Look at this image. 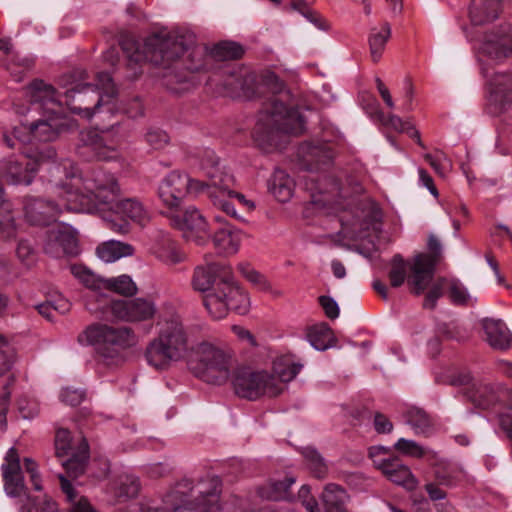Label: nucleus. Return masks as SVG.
<instances>
[{
	"instance_id": "obj_1",
	"label": "nucleus",
	"mask_w": 512,
	"mask_h": 512,
	"mask_svg": "<svg viewBox=\"0 0 512 512\" xmlns=\"http://www.w3.org/2000/svg\"><path fill=\"white\" fill-rule=\"evenodd\" d=\"M44 177L52 193L57 196V201L30 195L23 197L25 217L34 225H48L56 221L64 210L90 213L95 197L109 201L114 195L113 190L104 188L105 185H113L110 176L100 170L83 175L70 159L49 163Z\"/></svg>"
},
{
	"instance_id": "obj_2",
	"label": "nucleus",
	"mask_w": 512,
	"mask_h": 512,
	"mask_svg": "<svg viewBox=\"0 0 512 512\" xmlns=\"http://www.w3.org/2000/svg\"><path fill=\"white\" fill-rule=\"evenodd\" d=\"M212 57L208 47L196 43L194 33L185 31L159 32L146 38L144 50L128 55V66L136 77L141 73L139 63L145 59L153 64L181 59L188 70L196 72L206 68L207 58Z\"/></svg>"
},
{
	"instance_id": "obj_3",
	"label": "nucleus",
	"mask_w": 512,
	"mask_h": 512,
	"mask_svg": "<svg viewBox=\"0 0 512 512\" xmlns=\"http://www.w3.org/2000/svg\"><path fill=\"white\" fill-rule=\"evenodd\" d=\"M305 129V120L299 110L287 107L273 99L260 113L253 129L255 141L265 150L277 148L284 135H299Z\"/></svg>"
},
{
	"instance_id": "obj_4",
	"label": "nucleus",
	"mask_w": 512,
	"mask_h": 512,
	"mask_svg": "<svg viewBox=\"0 0 512 512\" xmlns=\"http://www.w3.org/2000/svg\"><path fill=\"white\" fill-rule=\"evenodd\" d=\"M117 96V88L109 73L99 72L96 84H78L67 90L64 94L65 104L69 110L81 117L90 120L102 109L112 112L114 105L112 99Z\"/></svg>"
},
{
	"instance_id": "obj_5",
	"label": "nucleus",
	"mask_w": 512,
	"mask_h": 512,
	"mask_svg": "<svg viewBox=\"0 0 512 512\" xmlns=\"http://www.w3.org/2000/svg\"><path fill=\"white\" fill-rule=\"evenodd\" d=\"M188 349V336L181 317L172 315L162 323L158 336L147 346L145 357L156 369H166L184 357Z\"/></svg>"
},
{
	"instance_id": "obj_6",
	"label": "nucleus",
	"mask_w": 512,
	"mask_h": 512,
	"mask_svg": "<svg viewBox=\"0 0 512 512\" xmlns=\"http://www.w3.org/2000/svg\"><path fill=\"white\" fill-rule=\"evenodd\" d=\"M241 367L233 366L230 353L208 342L197 345L188 362L189 371L196 378L208 384L211 380L230 382L231 384H245V381H236L234 376L235 371Z\"/></svg>"
},
{
	"instance_id": "obj_7",
	"label": "nucleus",
	"mask_w": 512,
	"mask_h": 512,
	"mask_svg": "<svg viewBox=\"0 0 512 512\" xmlns=\"http://www.w3.org/2000/svg\"><path fill=\"white\" fill-rule=\"evenodd\" d=\"M77 341L84 346H93L103 359L112 360L120 355L122 349L135 343V335L133 330L126 326L93 323L78 335Z\"/></svg>"
},
{
	"instance_id": "obj_8",
	"label": "nucleus",
	"mask_w": 512,
	"mask_h": 512,
	"mask_svg": "<svg viewBox=\"0 0 512 512\" xmlns=\"http://www.w3.org/2000/svg\"><path fill=\"white\" fill-rule=\"evenodd\" d=\"M203 303L214 319L224 318L229 310L244 315L249 311L250 301L247 294L235 283L232 273L221 276L215 292L204 296Z\"/></svg>"
},
{
	"instance_id": "obj_9",
	"label": "nucleus",
	"mask_w": 512,
	"mask_h": 512,
	"mask_svg": "<svg viewBox=\"0 0 512 512\" xmlns=\"http://www.w3.org/2000/svg\"><path fill=\"white\" fill-rule=\"evenodd\" d=\"M467 395L475 405L493 411L512 441V390L507 386H471Z\"/></svg>"
},
{
	"instance_id": "obj_10",
	"label": "nucleus",
	"mask_w": 512,
	"mask_h": 512,
	"mask_svg": "<svg viewBox=\"0 0 512 512\" xmlns=\"http://www.w3.org/2000/svg\"><path fill=\"white\" fill-rule=\"evenodd\" d=\"M56 151L52 146H46L37 151L34 160L8 157L2 160L0 174L8 184L30 185L39 170L47 173L48 164L58 162Z\"/></svg>"
},
{
	"instance_id": "obj_11",
	"label": "nucleus",
	"mask_w": 512,
	"mask_h": 512,
	"mask_svg": "<svg viewBox=\"0 0 512 512\" xmlns=\"http://www.w3.org/2000/svg\"><path fill=\"white\" fill-rule=\"evenodd\" d=\"M209 175L210 183L206 186V195L213 205L227 216L241 222L244 221V217L237 213L233 200H236L239 205L248 211L253 210L255 205L251 200L246 199L243 194L232 189L235 184L234 176L228 171H216Z\"/></svg>"
},
{
	"instance_id": "obj_12",
	"label": "nucleus",
	"mask_w": 512,
	"mask_h": 512,
	"mask_svg": "<svg viewBox=\"0 0 512 512\" xmlns=\"http://www.w3.org/2000/svg\"><path fill=\"white\" fill-rule=\"evenodd\" d=\"M207 185L209 183L192 179L186 173L172 171L159 183L157 195L163 206L172 214L182 210L188 193H206Z\"/></svg>"
},
{
	"instance_id": "obj_13",
	"label": "nucleus",
	"mask_w": 512,
	"mask_h": 512,
	"mask_svg": "<svg viewBox=\"0 0 512 512\" xmlns=\"http://www.w3.org/2000/svg\"><path fill=\"white\" fill-rule=\"evenodd\" d=\"M428 248L430 254H417L410 265L408 285L411 286V291L415 295H420L427 289L434 277L436 265L441 256V243L436 236H429Z\"/></svg>"
},
{
	"instance_id": "obj_14",
	"label": "nucleus",
	"mask_w": 512,
	"mask_h": 512,
	"mask_svg": "<svg viewBox=\"0 0 512 512\" xmlns=\"http://www.w3.org/2000/svg\"><path fill=\"white\" fill-rule=\"evenodd\" d=\"M101 171V169H99ZM102 172L112 178L113 185H105L106 190H113V198L109 201H103L100 197L93 199V207L91 212L99 207V205H106L108 209L123 216L130 218L138 224L144 226L148 220V212L142 205V203L136 198H125L120 199V188L118 182L113 174L103 171Z\"/></svg>"
},
{
	"instance_id": "obj_15",
	"label": "nucleus",
	"mask_w": 512,
	"mask_h": 512,
	"mask_svg": "<svg viewBox=\"0 0 512 512\" xmlns=\"http://www.w3.org/2000/svg\"><path fill=\"white\" fill-rule=\"evenodd\" d=\"M302 368L301 364L285 361L273 363V373L266 371H253L248 366L237 369L234 373L236 381H245V384H276V382L289 383L293 381Z\"/></svg>"
},
{
	"instance_id": "obj_16",
	"label": "nucleus",
	"mask_w": 512,
	"mask_h": 512,
	"mask_svg": "<svg viewBox=\"0 0 512 512\" xmlns=\"http://www.w3.org/2000/svg\"><path fill=\"white\" fill-rule=\"evenodd\" d=\"M480 51L497 62L512 58V25L504 23L486 32Z\"/></svg>"
},
{
	"instance_id": "obj_17",
	"label": "nucleus",
	"mask_w": 512,
	"mask_h": 512,
	"mask_svg": "<svg viewBox=\"0 0 512 512\" xmlns=\"http://www.w3.org/2000/svg\"><path fill=\"white\" fill-rule=\"evenodd\" d=\"M110 310L115 318L126 322L146 321L156 312L154 303L144 298L112 300Z\"/></svg>"
},
{
	"instance_id": "obj_18",
	"label": "nucleus",
	"mask_w": 512,
	"mask_h": 512,
	"mask_svg": "<svg viewBox=\"0 0 512 512\" xmlns=\"http://www.w3.org/2000/svg\"><path fill=\"white\" fill-rule=\"evenodd\" d=\"M217 251L224 255H234L238 252L242 241V231L235 228L224 217L216 215L213 218V227L210 236Z\"/></svg>"
},
{
	"instance_id": "obj_19",
	"label": "nucleus",
	"mask_w": 512,
	"mask_h": 512,
	"mask_svg": "<svg viewBox=\"0 0 512 512\" xmlns=\"http://www.w3.org/2000/svg\"><path fill=\"white\" fill-rule=\"evenodd\" d=\"M156 65L162 66V85L172 93L180 94L194 86L193 72L188 70L181 59L166 60Z\"/></svg>"
},
{
	"instance_id": "obj_20",
	"label": "nucleus",
	"mask_w": 512,
	"mask_h": 512,
	"mask_svg": "<svg viewBox=\"0 0 512 512\" xmlns=\"http://www.w3.org/2000/svg\"><path fill=\"white\" fill-rule=\"evenodd\" d=\"M78 153L87 160H112L117 157L113 146L106 143L104 134L97 130H86L80 133Z\"/></svg>"
},
{
	"instance_id": "obj_21",
	"label": "nucleus",
	"mask_w": 512,
	"mask_h": 512,
	"mask_svg": "<svg viewBox=\"0 0 512 512\" xmlns=\"http://www.w3.org/2000/svg\"><path fill=\"white\" fill-rule=\"evenodd\" d=\"M4 480V490L9 497L26 495V487L20 466V458L17 450L11 447L1 465Z\"/></svg>"
},
{
	"instance_id": "obj_22",
	"label": "nucleus",
	"mask_w": 512,
	"mask_h": 512,
	"mask_svg": "<svg viewBox=\"0 0 512 512\" xmlns=\"http://www.w3.org/2000/svg\"><path fill=\"white\" fill-rule=\"evenodd\" d=\"M46 254L61 258L63 256H75L78 254V239L76 231L70 227L58 230H50L44 245Z\"/></svg>"
},
{
	"instance_id": "obj_23",
	"label": "nucleus",
	"mask_w": 512,
	"mask_h": 512,
	"mask_svg": "<svg viewBox=\"0 0 512 512\" xmlns=\"http://www.w3.org/2000/svg\"><path fill=\"white\" fill-rule=\"evenodd\" d=\"M171 220L177 228L195 232L197 234L195 241L198 244H203L210 237L211 227L195 207H188L180 212L172 213Z\"/></svg>"
},
{
	"instance_id": "obj_24",
	"label": "nucleus",
	"mask_w": 512,
	"mask_h": 512,
	"mask_svg": "<svg viewBox=\"0 0 512 512\" xmlns=\"http://www.w3.org/2000/svg\"><path fill=\"white\" fill-rule=\"evenodd\" d=\"M27 95L32 105H38L47 113L56 114L61 109L60 95L51 84L41 79H35L28 85Z\"/></svg>"
},
{
	"instance_id": "obj_25",
	"label": "nucleus",
	"mask_w": 512,
	"mask_h": 512,
	"mask_svg": "<svg viewBox=\"0 0 512 512\" xmlns=\"http://www.w3.org/2000/svg\"><path fill=\"white\" fill-rule=\"evenodd\" d=\"M376 467L392 482L403 486L408 490H413L417 486V481L410 471L409 467L404 465L398 458H387L376 461Z\"/></svg>"
},
{
	"instance_id": "obj_26",
	"label": "nucleus",
	"mask_w": 512,
	"mask_h": 512,
	"mask_svg": "<svg viewBox=\"0 0 512 512\" xmlns=\"http://www.w3.org/2000/svg\"><path fill=\"white\" fill-rule=\"evenodd\" d=\"M231 274L228 267L212 263L207 266H198L194 271L192 278L193 288L200 292H215L217 283L221 281V276Z\"/></svg>"
},
{
	"instance_id": "obj_27",
	"label": "nucleus",
	"mask_w": 512,
	"mask_h": 512,
	"mask_svg": "<svg viewBox=\"0 0 512 512\" xmlns=\"http://www.w3.org/2000/svg\"><path fill=\"white\" fill-rule=\"evenodd\" d=\"M482 327L486 341L494 349L507 350L512 347V334L501 319L485 318Z\"/></svg>"
},
{
	"instance_id": "obj_28",
	"label": "nucleus",
	"mask_w": 512,
	"mask_h": 512,
	"mask_svg": "<svg viewBox=\"0 0 512 512\" xmlns=\"http://www.w3.org/2000/svg\"><path fill=\"white\" fill-rule=\"evenodd\" d=\"M299 155L310 170L320 169L322 166L329 165L334 157L333 151L327 145H314L311 143L301 145Z\"/></svg>"
},
{
	"instance_id": "obj_29",
	"label": "nucleus",
	"mask_w": 512,
	"mask_h": 512,
	"mask_svg": "<svg viewBox=\"0 0 512 512\" xmlns=\"http://www.w3.org/2000/svg\"><path fill=\"white\" fill-rule=\"evenodd\" d=\"M501 0H472L469 16L474 25L489 23L498 17Z\"/></svg>"
},
{
	"instance_id": "obj_30",
	"label": "nucleus",
	"mask_w": 512,
	"mask_h": 512,
	"mask_svg": "<svg viewBox=\"0 0 512 512\" xmlns=\"http://www.w3.org/2000/svg\"><path fill=\"white\" fill-rule=\"evenodd\" d=\"M63 127V121L57 116L40 119L29 124V131L35 140L41 142L54 141Z\"/></svg>"
},
{
	"instance_id": "obj_31",
	"label": "nucleus",
	"mask_w": 512,
	"mask_h": 512,
	"mask_svg": "<svg viewBox=\"0 0 512 512\" xmlns=\"http://www.w3.org/2000/svg\"><path fill=\"white\" fill-rule=\"evenodd\" d=\"M348 498L347 492L334 483L327 484L321 495L325 512H346Z\"/></svg>"
},
{
	"instance_id": "obj_32",
	"label": "nucleus",
	"mask_w": 512,
	"mask_h": 512,
	"mask_svg": "<svg viewBox=\"0 0 512 512\" xmlns=\"http://www.w3.org/2000/svg\"><path fill=\"white\" fill-rule=\"evenodd\" d=\"M269 190L282 203L290 200L294 191V181L281 169H276L269 181Z\"/></svg>"
},
{
	"instance_id": "obj_33",
	"label": "nucleus",
	"mask_w": 512,
	"mask_h": 512,
	"mask_svg": "<svg viewBox=\"0 0 512 512\" xmlns=\"http://www.w3.org/2000/svg\"><path fill=\"white\" fill-rule=\"evenodd\" d=\"M96 253L104 262L112 263L120 258L132 256L134 254V247L125 242L109 240L99 245Z\"/></svg>"
},
{
	"instance_id": "obj_34",
	"label": "nucleus",
	"mask_w": 512,
	"mask_h": 512,
	"mask_svg": "<svg viewBox=\"0 0 512 512\" xmlns=\"http://www.w3.org/2000/svg\"><path fill=\"white\" fill-rule=\"evenodd\" d=\"M153 253L162 262L174 265L183 261L185 255L177 247L176 243L168 236L162 235L153 246Z\"/></svg>"
},
{
	"instance_id": "obj_35",
	"label": "nucleus",
	"mask_w": 512,
	"mask_h": 512,
	"mask_svg": "<svg viewBox=\"0 0 512 512\" xmlns=\"http://www.w3.org/2000/svg\"><path fill=\"white\" fill-rule=\"evenodd\" d=\"M491 97L501 106L512 103V74H498L490 81Z\"/></svg>"
},
{
	"instance_id": "obj_36",
	"label": "nucleus",
	"mask_w": 512,
	"mask_h": 512,
	"mask_svg": "<svg viewBox=\"0 0 512 512\" xmlns=\"http://www.w3.org/2000/svg\"><path fill=\"white\" fill-rule=\"evenodd\" d=\"M323 181L329 184V188L321 187L320 192L330 194L332 198H347L351 195L361 194L364 190L362 184L356 179H347V187H344L338 179L333 177L324 178Z\"/></svg>"
},
{
	"instance_id": "obj_37",
	"label": "nucleus",
	"mask_w": 512,
	"mask_h": 512,
	"mask_svg": "<svg viewBox=\"0 0 512 512\" xmlns=\"http://www.w3.org/2000/svg\"><path fill=\"white\" fill-rule=\"evenodd\" d=\"M295 483L293 476H285L283 480H271L267 485L259 489L262 498L279 501L286 499L290 487Z\"/></svg>"
},
{
	"instance_id": "obj_38",
	"label": "nucleus",
	"mask_w": 512,
	"mask_h": 512,
	"mask_svg": "<svg viewBox=\"0 0 512 512\" xmlns=\"http://www.w3.org/2000/svg\"><path fill=\"white\" fill-rule=\"evenodd\" d=\"M88 457V446L85 441H82L79 448L70 456L61 460L62 466L66 469L70 477L77 478L84 472L85 463Z\"/></svg>"
},
{
	"instance_id": "obj_39",
	"label": "nucleus",
	"mask_w": 512,
	"mask_h": 512,
	"mask_svg": "<svg viewBox=\"0 0 512 512\" xmlns=\"http://www.w3.org/2000/svg\"><path fill=\"white\" fill-rule=\"evenodd\" d=\"M239 398L257 400L262 396L276 397L283 392L282 386H232Z\"/></svg>"
},
{
	"instance_id": "obj_40",
	"label": "nucleus",
	"mask_w": 512,
	"mask_h": 512,
	"mask_svg": "<svg viewBox=\"0 0 512 512\" xmlns=\"http://www.w3.org/2000/svg\"><path fill=\"white\" fill-rule=\"evenodd\" d=\"M306 337L316 350L324 351L333 346L332 330L325 323L310 327Z\"/></svg>"
},
{
	"instance_id": "obj_41",
	"label": "nucleus",
	"mask_w": 512,
	"mask_h": 512,
	"mask_svg": "<svg viewBox=\"0 0 512 512\" xmlns=\"http://www.w3.org/2000/svg\"><path fill=\"white\" fill-rule=\"evenodd\" d=\"M391 35V28L388 23L377 28H372L369 35V47L372 60L378 62L382 56L385 44Z\"/></svg>"
},
{
	"instance_id": "obj_42",
	"label": "nucleus",
	"mask_w": 512,
	"mask_h": 512,
	"mask_svg": "<svg viewBox=\"0 0 512 512\" xmlns=\"http://www.w3.org/2000/svg\"><path fill=\"white\" fill-rule=\"evenodd\" d=\"M302 455L307 468L316 478H324L328 473V465L321 454L312 447H305Z\"/></svg>"
},
{
	"instance_id": "obj_43",
	"label": "nucleus",
	"mask_w": 512,
	"mask_h": 512,
	"mask_svg": "<svg viewBox=\"0 0 512 512\" xmlns=\"http://www.w3.org/2000/svg\"><path fill=\"white\" fill-rule=\"evenodd\" d=\"M411 261H405L400 254H396L393 256L391 260V268L389 271V280L390 285L394 288L400 287L406 280L410 277H407V270H410Z\"/></svg>"
},
{
	"instance_id": "obj_44",
	"label": "nucleus",
	"mask_w": 512,
	"mask_h": 512,
	"mask_svg": "<svg viewBox=\"0 0 512 512\" xmlns=\"http://www.w3.org/2000/svg\"><path fill=\"white\" fill-rule=\"evenodd\" d=\"M407 423L416 434H426L432 427L430 416L421 408L413 407L407 412Z\"/></svg>"
},
{
	"instance_id": "obj_45",
	"label": "nucleus",
	"mask_w": 512,
	"mask_h": 512,
	"mask_svg": "<svg viewBox=\"0 0 512 512\" xmlns=\"http://www.w3.org/2000/svg\"><path fill=\"white\" fill-rule=\"evenodd\" d=\"M72 273L93 292L106 290L107 279H103L82 266H73Z\"/></svg>"
},
{
	"instance_id": "obj_46",
	"label": "nucleus",
	"mask_w": 512,
	"mask_h": 512,
	"mask_svg": "<svg viewBox=\"0 0 512 512\" xmlns=\"http://www.w3.org/2000/svg\"><path fill=\"white\" fill-rule=\"evenodd\" d=\"M243 53V47L232 41L220 42L210 50L211 56L220 60L238 59Z\"/></svg>"
},
{
	"instance_id": "obj_47",
	"label": "nucleus",
	"mask_w": 512,
	"mask_h": 512,
	"mask_svg": "<svg viewBox=\"0 0 512 512\" xmlns=\"http://www.w3.org/2000/svg\"><path fill=\"white\" fill-rule=\"evenodd\" d=\"M447 294L452 304L457 306H467L471 299L466 287L455 278H447Z\"/></svg>"
},
{
	"instance_id": "obj_48",
	"label": "nucleus",
	"mask_w": 512,
	"mask_h": 512,
	"mask_svg": "<svg viewBox=\"0 0 512 512\" xmlns=\"http://www.w3.org/2000/svg\"><path fill=\"white\" fill-rule=\"evenodd\" d=\"M59 479L61 482L62 491L65 493L68 501L73 503L70 512H96L92 509L85 498H79L77 500V495L73 486L63 475H59Z\"/></svg>"
},
{
	"instance_id": "obj_49",
	"label": "nucleus",
	"mask_w": 512,
	"mask_h": 512,
	"mask_svg": "<svg viewBox=\"0 0 512 512\" xmlns=\"http://www.w3.org/2000/svg\"><path fill=\"white\" fill-rule=\"evenodd\" d=\"M436 381L442 384H470L473 377L468 371H458L455 368H446L441 373H436Z\"/></svg>"
},
{
	"instance_id": "obj_50",
	"label": "nucleus",
	"mask_w": 512,
	"mask_h": 512,
	"mask_svg": "<svg viewBox=\"0 0 512 512\" xmlns=\"http://www.w3.org/2000/svg\"><path fill=\"white\" fill-rule=\"evenodd\" d=\"M106 290L132 296L136 293L137 287L129 276L121 275L117 278L107 279Z\"/></svg>"
},
{
	"instance_id": "obj_51",
	"label": "nucleus",
	"mask_w": 512,
	"mask_h": 512,
	"mask_svg": "<svg viewBox=\"0 0 512 512\" xmlns=\"http://www.w3.org/2000/svg\"><path fill=\"white\" fill-rule=\"evenodd\" d=\"M76 452L71 434L67 429H58L55 435V453L59 459L66 458Z\"/></svg>"
},
{
	"instance_id": "obj_52",
	"label": "nucleus",
	"mask_w": 512,
	"mask_h": 512,
	"mask_svg": "<svg viewBox=\"0 0 512 512\" xmlns=\"http://www.w3.org/2000/svg\"><path fill=\"white\" fill-rule=\"evenodd\" d=\"M140 489L139 479L133 475H126L120 478L115 495L119 499L134 498Z\"/></svg>"
},
{
	"instance_id": "obj_53",
	"label": "nucleus",
	"mask_w": 512,
	"mask_h": 512,
	"mask_svg": "<svg viewBox=\"0 0 512 512\" xmlns=\"http://www.w3.org/2000/svg\"><path fill=\"white\" fill-rule=\"evenodd\" d=\"M425 160L430 164L434 171L441 177H444L451 168V161L442 151H436L435 154H425Z\"/></svg>"
},
{
	"instance_id": "obj_54",
	"label": "nucleus",
	"mask_w": 512,
	"mask_h": 512,
	"mask_svg": "<svg viewBox=\"0 0 512 512\" xmlns=\"http://www.w3.org/2000/svg\"><path fill=\"white\" fill-rule=\"evenodd\" d=\"M447 278L440 277L431 286L429 291L425 295L423 307L426 309H434L437 304V300L442 297L444 289H446Z\"/></svg>"
},
{
	"instance_id": "obj_55",
	"label": "nucleus",
	"mask_w": 512,
	"mask_h": 512,
	"mask_svg": "<svg viewBox=\"0 0 512 512\" xmlns=\"http://www.w3.org/2000/svg\"><path fill=\"white\" fill-rule=\"evenodd\" d=\"M394 448L402 454L415 458H421L427 453L426 449L417 442L405 438L398 439L394 444Z\"/></svg>"
},
{
	"instance_id": "obj_56",
	"label": "nucleus",
	"mask_w": 512,
	"mask_h": 512,
	"mask_svg": "<svg viewBox=\"0 0 512 512\" xmlns=\"http://www.w3.org/2000/svg\"><path fill=\"white\" fill-rule=\"evenodd\" d=\"M86 396V392L77 386H64L60 392V399L69 406L79 405Z\"/></svg>"
},
{
	"instance_id": "obj_57",
	"label": "nucleus",
	"mask_w": 512,
	"mask_h": 512,
	"mask_svg": "<svg viewBox=\"0 0 512 512\" xmlns=\"http://www.w3.org/2000/svg\"><path fill=\"white\" fill-rule=\"evenodd\" d=\"M242 71V68L229 70L225 77L224 87L233 97L241 96Z\"/></svg>"
},
{
	"instance_id": "obj_58",
	"label": "nucleus",
	"mask_w": 512,
	"mask_h": 512,
	"mask_svg": "<svg viewBox=\"0 0 512 512\" xmlns=\"http://www.w3.org/2000/svg\"><path fill=\"white\" fill-rule=\"evenodd\" d=\"M145 139L147 144L155 150L163 149L169 143V137L166 132L158 128L149 129Z\"/></svg>"
},
{
	"instance_id": "obj_59",
	"label": "nucleus",
	"mask_w": 512,
	"mask_h": 512,
	"mask_svg": "<svg viewBox=\"0 0 512 512\" xmlns=\"http://www.w3.org/2000/svg\"><path fill=\"white\" fill-rule=\"evenodd\" d=\"M19 512H57V506L54 501L45 497L41 509L37 507L35 500L26 497V501L21 505Z\"/></svg>"
},
{
	"instance_id": "obj_60",
	"label": "nucleus",
	"mask_w": 512,
	"mask_h": 512,
	"mask_svg": "<svg viewBox=\"0 0 512 512\" xmlns=\"http://www.w3.org/2000/svg\"><path fill=\"white\" fill-rule=\"evenodd\" d=\"M291 6L293 9L299 11L308 21L313 23L317 28H324L320 15L317 12L311 10L303 0L292 2Z\"/></svg>"
},
{
	"instance_id": "obj_61",
	"label": "nucleus",
	"mask_w": 512,
	"mask_h": 512,
	"mask_svg": "<svg viewBox=\"0 0 512 512\" xmlns=\"http://www.w3.org/2000/svg\"><path fill=\"white\" fill-rule=\"evenodd\" d=\"M17 228L15 220L11 214H4L0 217V237L5 240H11L16 237Z\"/></svg>"
},
{
	"instance_id": "obj_62",
	"label": "nucleus",
	"mask_w": 512,
	"mask_h": 512,
	"mask_svg": "<svg viewBox=\"0 0 512 512\" xmlns=\"http://www.w3.org/2000/svg\"><path fill=\"white\" fill-rule=\"evenodd\" d=\"M34 61L32 59H23L21 62H11L6 64V69L16 82L23 80L25 71L32 68Z\"/></svg>"
},
{
	"instance_id": "obj_63",
	"label": "nucleus",
	"mask_w": 512,
	"mask_h": 512,
	"mask_svg": "<svg viewBox=\"0 0 512 512\" xmlns=\"http://www.w3.org/2000/svg\"><path fill=\"white\" fill-rule=\"evenodd\" d=\"M256 92V75L243 69L241 77V96L251 97Z\"/></svg>"
},
{
	"instance_id": "obj_64",
	"label": "nucleus",
	"mask_w": 512,
	"mask_h": 512,
	"mask_svg": "<svg viewBox=\"0 0 512 512\" xmlns=\"http://www.w3.org/2000/svg\"><path fill=\"white\" fill-rule=\"evenodd\" d=\"M435 477L438 484L446 487H453L459 480L460 472L446 468H438L435 471Z\"/></svg>"
}]
</instances>
